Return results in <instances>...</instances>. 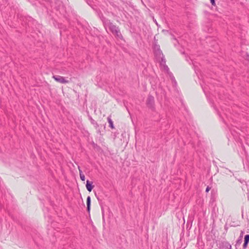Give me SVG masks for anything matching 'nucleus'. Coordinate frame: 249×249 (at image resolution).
I'll use <instances>...</instances> for the list:
<instances>
[{"mask_svg":"<svg viewBox=\"0 0 249 249\" xmlns=\"http://www.w3.org/2000/svg\"><path fill=\"white\" fill-rule=\"evenodd\" d=\"M100 18L106 31L107 33L109 31L117 39L124 40L119 26L114 24L110 19L105 18L102 14L100 16Z\"/></svg>","mask_w":249,"mask_h":249,"instance_id":"obj_1","label":"nucleus"},{"mask_svg":"<svg viewBox=\"0 0 249 249\" xmlns=\"http://www.w3.org/2000/svg\"><path fill=\"white\" fill-rule=\"evenodd\" d=\"M153 50L157 59H160V58L163 56V54L162 53V52L160 49V46L159 45L155 44L153 47Z\"/></svg>","mask_w":249,"mask_h":249,"instance_id":"obj_2","label":"nucleus"},{"mask_svg":"<svg viewBox=\"0 0 249 249\" xmlns=\"http://www.w3.org/2000/svg\"><path fill=\"white\" fill-rule=\"evenodd\" d=\"M163 68L164 70L167 72V73L168 74L169 76L170 77L171 80L173 82V83L175 84V85H177V83L176 81V79L173 74V73L170 71L169 68L168 66L166 65L164 66L163 67Z\"/></svg>","mask_w":249,"mask_h":249,"instance_id":"obj_3","label":"nucleus"},{"mask_svg":"<svg viewBox=\"0 0 249 249\" xmlns=\"http://www.w3.org/2000/svg\"><path fill=\"white\" fill-rule=\"evenodd\" d=\"M53 78L57 82L62 83L66 84L68 83L69 82V80H66L65 77L60 76V75H53Z\"/></svg>","mask_w":249,"mask_h":249,"instance_id":"obj_4","label":"nucleus"},{"mask_svg":"<svg viewBox=\"0 0 249 249\" xmlns=\"http://www.w3.org/2000/svg\"><path fill=\"white\" fill-rule=\"evenodd\" d=\"M154 97L149 95L147 99V105L151 109L154 108Z\"/></svg>","mask_w":249,"mask_h":249,"instance_id":"obj_5","label":"nucleus"},{"mask_svg":"<svg viewBox=\"0 0 249 249\" xmlns=\"http://www.w3.org/2000/svg\"><path fill=\"white\" fill-rule=\"evenodd\" d=\"M93 182L92 181H90L89 180H87L86 182V188L88 191L91 192L93 189L94 186L92 185Z\"/></svg>","mask_w":249,"mask_h":249,"instance_id":"obj_6","label":"nucleus"},{"mask_svg":"<svg viewBox=\"0 0 249 249\" xmlns=\"http://www.w3.org/2000/svg\"><path fill=\"white\" fill-rule=\"evenodd\" d=\"M90 203H91V199L89 196H88L87 198V211L89 213L90 212Z\"/></svg>","mask_w":249,"mask_h":249,"instance_id":"obj_7","label":"nucleus"},{"mask_svg":"<svg viewBox=\"0 0 249 249\" xmlns=\"http://www.w3.org/2000/svg\"><path fill=\"white\" fill-rule=\"evenodd\" d=\"M107 121H108V122L109 123V126L111 129H114V125H113V123L112 120L111 119L110 116H108L107 117Z\"/></svg>","mask_w":249,"mask_h":249,"instance_id":"obj_8","label":"nucleus"},{"mask_svg":"<svg viewBox=\"0 0 249 249\" xmlns=\"http://www.w3.org/2000/svg\"><path fill=\"white\" fill-rule=\"evenodd\" d=\"M160 65L161 67H163L165 65H166V60L164 58V55L161 56L160 58Z\"/></svg>","mask_w":249,"mask_h":249,"instance_id":"obj_9","label":"nucleus"},{"mask_svg":"<svg viewBox=\"0 0 249 249\" xmlns=\"http://www.w3.org/2000/svg\"><path fill=\"white\" fill-rule=\"evenodd\" d=\"M78 169H79V175H80V177L82 181H85V176L83 174V173L82 172V171L80 169V168L79 166H78Z\"/></svg>","mask_w":249,"mask_h":249,"instance_id":"obj_10","label":"nucleus"},{"mask_svg":"<svg viewBox=\"0 0 249 249\" xmlns=\"http://www.w3.org/2000/svg\"><path fill=\"white\" fill-rule=\"evenodd\" d=\"M89 120L90 121L91 123L97 128L99 127V125L98 123L93 119L91 117H89Z\"/></svg>","mask_w":249,"mask_h":249,"instance_id":"obj_11","label":"nucleus"},{"mask_svg":"<svg viewBox=\"0 0 249 249\" xmlns=\"http://www.w3.org/2000/svg\"><path fill=\"white\" fill-rule=\"evenodd\" d=\"M243 234H244V231H242L241 233H240V235L239 236V237L238 239L236 241V245L237 244H240L241 243L242 239V237H243Z\"/></svg>","mask_w":249,"mask_h":249,"instance_id":"obj_12","label":"nucleus"},{"mask_svg":"<svg viewBox=\"0 0 249 249\" xmlns=\"http://www.w3.org/2000/svg\"><path fill=\"white\" fill-rule=\"evenodd\" d=\"M244 242H248V243L249 242V234H247L245 236Z\"/></svg>","mask_w":249,"mask_h":249,"instance_id":"obj_13","label":"nucleus"},{"mask_svg":"<svg viewBox=\"0 0 249 249\" xmlns=\"http://www.w3.org/2000/svg\"><path fill=\"white\" fill-rule=\"evenodd\" d=\"M248 243H248V242H244L243 246V248L244 249H245L247 247Z\"/></svg>","mask_w":249,"mask_h":249,"instance_id":"obj_14","label":"nucleus"},{"mask_svg":"<svg viewBox=\"0 0 249 249\" xmlns=\"http://www.w3.org/2000/svg\"><path fill=\"white\" fill-rule=\"evenodd\" d=\"M210 2L212 5H215V2L214 0H210Z\"/></svg>","mask_w":249,"mask_h":249,"instance_id":"obj_15","label":"nucleus"},{"mask_svg":"<svg viewBox=\"0 0 249 249\" xmlns=\"http://www.w3.org/2000/svg\"><path fill=\"white\" fill-rule=\"evenodd\" d=\"M210 189H211V187H210L209 186H207V187L206 189V192H207V193L209 192V191L210 190Z\"/></svg>","mask_w":249,"mask_h":249,"instance_id":"obj_16","label":"nucleus"}]
</instances>
